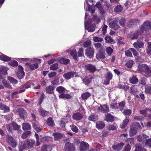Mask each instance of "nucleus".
Wrapping results in <instances>:
<instances>
[{
	"instance_id": "54",
	"label": "nucleus",
	"mask_w": 151,
	"mask_h": 151,
	"mask_svg": "<svg viewBox=\"0 0 151 151\" xmlns=\"http://www.w3.org/2000/svg\"><path fill=\"white\" fill-rule=\"evenodd\" d=\"M123 10V8L121 6L118 5L116 6L115 9L114 11L116 12H119Z\"/></svg>"
},
{
	"instance_id": "56",
	"label": "nucleus",
	"mask_w": 151,
	"mask_h": 151,
	"mask_svg": "<svg viewBox=\"0 0 151 151\" xmlns=\"http://www.w3.org/2000/svg\"><path fill=\"white\" fill-rule=\"evenodd\" d=\"M31 133V132L30 131H27L24 132L22 135V138L23 139L26 138Z\"/></svg>"
},
{
	"instance_id": "13",
	"label": "nucleus",
	"mask_w": 151,
	"mask_h": 151,
	"mask_svg": "<svg viewBox=\"0 0 151 151\" xmlns=\"http://www.w3.org/2000/svg\"><path fill=\"white\" fill-rule=\"evenodd\" d=\"M75 148L73 144L70 142L66 143L65 145V151H74Z\"/></svg>"
},
{
	"instance_id": "17",
	"label": "nucleus",
	"mask_w": 151,
	"mask_h": 151,
	"mask_svg": "<svg viewBox=\"0 0 151 151\" xmlns=\"http://www.w3.org/2000/svg\"><path fill=\"white\" fill-rule=\"evenodd\" d=\"M69 53L74 59L76 60L77 58V52L75 49H73L71 50H67L66 53Z\"/></svg>"
},
{
	"instance_id": "57",
	"label": "nucleus",
	"mask_w": 151,
	"mask_h": 151,
	"mask_svg": "<svg viewBox=\"0 0 151 151\" xmlns=\"http://www.w3.org/2000/svg\"><path fill=\"white\" fill-rule=\"evenodd\" d=\"M58 68V65L57 63L53 64L50 66V70H55L57 69Z\"/></svg>"
},
{
	"instance_id": "55",
	"label": "nucleus",
	"mask_w": 151,
	"mask_h": 151,
	"mask_svg": "<svg viewBox=\"0 0 151 151\" xmlns=\"http://www.w3.org/2000/svg\"><path fill=\"white\" fill-rule=\"evenodd\" d=\"M105 40L106 42L107 43H113L114 42V40L109 36L106 37Z\"/></svg>"
},
{
	"instance_id": "4",
	"label": "nucleus",
	"mask_w": 151,
	"mask_h": 151,
	"mask_svg": "<svg viewBox=\"0 0 151 151\" xmlns=\"http://www.w3.org/2000/svg\"><path fill=\"white\" fill-rule=\"evenodd\" d=\"M95 110L105 113L109 112V107L107 105H102L99 104H97L95 106Z\"/></svg>"
},
{
	"instance_id": "60",
	"label": "nucleus",
	"mask_w": 151,
	"mask_h": 151,
	"mask_svg": "<svg viewBox=\"0 0 151 151\" xmlns=\"http://www.w3.org/2000/svg\"><path fill=\"white\" fill-rule=\"evenodd\" d=\"M45 97V95L44 93H42L41 95L39 100L38 104L40 105L42 103L43 100Z\"/></svg>"
},
{
	"instance_id": "31",
	"label": "nucleus",
	"mask_w": 151,
	"mask_h": 151,
	"mask_svg": "<svg viewBox=\"0 0 151 151\" xmlns=\"http://www.w3.org/2000/svg\"><path fill=\"white\" fill-rule=\"evenodd\" d=\"M66 117L68 119V121H66L65 119H64L63 120H61L60 121V126L62 127H65V124L68 122L70 121V118L69 116H67Z\"/></svg>"
},
{
	"instance_id": "61",
	"label": "nucleus",
	"mask_w": 151,
	"mask_h": 151,
	"mask_svg": "<svg viewBox=\"0 0 151 151\" xmlns=\"http://www.w3.org/2000/svg\"><path fill=\"white\" fill-rule=\"evenodd\" d=\"M91 41L90 40H88L84 43L83 45L85 47H86L89 46L91 45Z\"/></svg>"
},
{
	"instance_id": "40",
	"label": "nucleus",
	"mask_w": 151,
	"mask_h": 151,
	"mask_svg": "<svg viewBox=\"0 0 151 151\" xmlns=\"http://www.w3.org/2000/svg\"><path fill=\"white\" fill-rule=\"evenodd\" d=\"M30 125L28 123H24L22 125V129L24 130H29L31 128Z\"/></svg>"
},
{
	"instance_id": "29",
	"label": "nucleus",
	"mask_w": 151,
	"mask_h": 151,
	"mask_svg": "<svg viewBox=\"0 0 151 151\" xmlns=\"http://www.w3.org/2000/svg\"><path fill=\"white\" fill-rule=\"evenodd\" d=\"M59 97L60 98L65 99H70L71 98V96L68 94H65L62 93L59 96Z\"/></svg>"
},
{
	"instance_id": "19",
	"label": "nucleus",
	"mask_w": 151,
	"mask_h": 151,
	"mask_svg": "<svg viewBox=\"0 0 151 151\" xmlns=\"http://www.w3.org/2000/svg\"><path fill=\"white\" fill-rule=\"evenodd\" d=\"M9 68L3 65H0V74L4 75L7 74V71Z\"/></svg>"
},
{
	"instance_id": "52",
	"label": "nucleus",
	"mask_w": 151,
	"mask_h": 151,
	"mask_svg": "<svg viewBox=\"0 0 151 151\" xmlns=\"http://www.w3.org/2000/svg\"><path fill=\"white\" fill-rule=\"evenodd\" d=\"M134 63V62L132 60H130L128 61L126 63V65L128 68H131Z\"/></svg>"
},
{
	"instance_id": "47",
	"label": "nucleus",
	"mask_w": 151,
	"mask_h": 151,
	"mask_svg": "<svg viewBox=\"0 0 151 151\" xmlns=\"http://www.w3.org/2000/svg\"><path fill=\"white\" fill-rule=\"evenodd\" d=\"M147 52L148 55H151V42H150L148 43Z\"/></svg>"
},
{
	"instance_id": "7",
	"label": "nucleus",
	"mask_w": 151,
	"mask_h": 151,
	"mask_svg": "<svg viewBox=\"0 0 151 151\" xmlns=\"http://www.w3.org/2000/svg\"><path fill=\"white\" fill-rule=\"evenodd\" d=\"M139 70L144 72L145 73L151 74V71L149 70L148 66L146 64H142L139 65L138 67Z\"/></svg>"
},
{
	"instance_id": "16",
	"label": "nucleus",
	"mask_w": 151,
	"mask_h": 151,
	"mask_svg": "<svg viewBox=\"0 0 151 151\" xmlns=\"http://www.w3.org/2000/svg\"><path fill=\"white\" fill-rule=\"evenodd\" d=\"M139 35L138 31H136L134 33L131 32L129 34L127 37L129 38H131L132 40L137 39Z\"/></svg>"
},
{
	"instance_id": "18",
	"label": "nucleus",
	"mask_w": 151,
	"mask_h": 151,
	"mask_svg": "<svg viewBox=\"0 0 151 151\" xmlns=\"http://www.w3.org/2000/svg\"><path fill=\"white\" fill-rule=\"evenodd\" d=\"M124 145L123 143L120 142L117 145L112 146V147L115 151H119L122 149Z\"/></svg>"
},
{
	"instance_id": "1",
	"label": "nucleus",
	"mask_w": 151,
	"mask_h": 151,
	"mask_svg": "<svg viewBox=\"0 0 151 151\" xmlns=\"http://www.w3.org/2000/svg\"><path fill=\"white\" fill-rule=\"evenodd\" d=\"M35 143V141L33 139L26 140L24 142L23 145L19 147V151H22L25 148L29 149L32 147Z\"/></svg>"
},
{
	"instance_id": "8",
	"label": "nucleus",
	"mask_w": 151,
	"mask_h": 151,
	"mask_svg": "<svg viewBox=\"0 0 151 151\" xmlns=\"http://www.w3.org/2000/svg\"><path fill=\"white\" fill-rule=\"evenodd\" d=\"M7 141L9 144L13 147H16L17 145L16 141L10 135L7 136Z\"/></svg>"
},
{
	"instance_id": "30",
	"label": "nucleus",
	"mask_w": 151,
	"mask_h": 151,
	"mask_svg": "<svg viewBox=\"0 0 151 151\" xmlns=\"http://www.w3.org/2000/svg\"><path fill=\"white\" fill-rule=\"evenodd\" d=\"M26 65L29 66L30 68L32 70H34L38 67V65L37 63L31 64L29 63H26Z\"/></svg>"
},
{
	"instance_id": "3",
	"label": "nucleus",
	"mask_w": 151,
	"mask_h": 151,
	"mask_svg": "<svg viewBox=\"0 0 151 151\" xmlns=\"http://www.w3.org/2000/svg\"><path fill=\"white\" fill-rule=\"evenodd\" d=\"M151 28V22L149 21H146L144 22L143 25L141 26L139 35H142L144 32V31L150 29Z\"/></svg>"
},
{
	"instance_id": "44",
	"label": "nucleus",
	"mask_w": 151,
	"mask_h": 151,
	"mask_svg": "<svg viewBox=\"0 0 151 151\" xmlns=\"http://www.w3.org/2000/svg\"><path fill=\"white\" fill-rule=\"evenodd\" d=\"M117 128V125L115 124L113 125H109L108 127V129L109 130H115Z\"/></svg>"
},
{
	"instance_id": "20",
	"label": "nucleus",
	"mask_w": 151,
	"mask_h": 151,
	"mask_svg": "<svg viewBox=\"0 0 151 151\" xmlns=\"http://www.w3.org/2000/svg\"><path fill=\"white\" fill-rule=\"evenodd\" d=\"M85 68L92 72H94L96 70V67L94 65L91 64H88L85 65Z\"/></svg>"
},
{
	"instance_id": "6",
	"label": "nucleus",
	"mask_w": 151,
	"mask_h": 151,
	"mask_svg": "<svg viewBox=\"0 0 151 151\" xmlns=\"http://www.w3.org/2000/svg\"><path fill=\"white\" fill-rule=\"evenodd\" d=\"M7 129L8 131H11L12 129L14 130H18L20 126L18 125L16 123L12 122L10 124L6 125Z\"/></svg>"
},
{
	"instance_id": "24",
	"label": "nucleus",
	"mask_w": 151,
	"mask_h": 151,
	"mask_svg": "<svg viewBox=\"0 0 151 151\" xmlns=\"http://www.w3.org/2000/svg\"><path fill=\"white\" fill-rule=\"evenodd\" d=\"M82 114L79 112L75 113L73 115V119L76 120H79L82 118Z\"/></svg>"
},
{
	"instance_id": "58",
	"label": "nucleus",
	"mask_w": 151,
	"mask_h": 151,
	"mask_svg": "<svg viewBox=\"0 0 151 151\" xmlns=\"http://www.w3.org/2000/svg\"><path fill=\"white\" fill-rule=\"evenodd\" d=\"M91 79L92 77H91L90 78L86 77L83 80V81L85 84L87 85L91 82Z\"/></svg>"
},
{
	"instance_id": "10",
	"label": "nucleus",
	"mask_w": 151,
	"mask_h": 151,
	"mask_svg": "<svg viewBox=\"0 0 151 151\" xmlns=\"http://www.w3.org/2000/svg\"><path fill=\"white\" fill-rule=\"evenodd\" d=\"M18 71L17 73V76L18 78L20 79L22 78L24 76V73L23 71V67L19 65L18 66Z\"/></svg>"
},
{
	"instance_id": "9",
	"label": "nucleus",
	"mask_w": 151,
	"mask_h": 151,
	"mask_svg": "<svg viewBox=\"0 0 151 151\" xmlns=\"http://www.w3.org/2000/svg\"><path fill=\"white\" fill-rule=\"evenodd\" d=\"M85 55L90 58H92L93 56L94 50L93 48L90 47L87 48L85 50Z\"/></svg>"
},
{
	"instance_id": "27",
	"label": "nucleus",
	"mask_w": 151,
	"mask_h": 151,
	"mask_svg": "<svg viewBox=\"0 0 151 151\" xmlns=\"http://www.w3.org/2000/svg\"><path fill=\"white\" fill-rule=\"evenodd\" d=\"M105 126V124L102 122L98 121L96 122V127L98 129H102Z\"/></svg>"
},
{
	"instance_id": "22",
	"label": "nucleus",
	"mask_w": 151,
	"mask_h": 151,
	"mask_svg": "<svg viewBox=\"0 0 151 151\" xmlns=\"http://www.w3.org/2000/svg\"><path fill=\"white\" fill-rule=\"evenodd\" d=\"M11 58L4 54L1 53L0 55V60L4 62H8L10 61Z\"/></svg>"
},
{
	"instance_id": "15",
	"label": "nucleus",
	"mask_w": 151,
	"mask_h": 151,
	"mask_svg": "<svg viewBox=\"0 0 151 151\" xmlns=\"http://www.w3.org/2000/svg\"><path fill=\"white\" fill-rule=\"evenodd\" d=\"M104 49H100L97 52L96 55L97 59H104L105 58L104 55Z\"/></svg>"
},
{
	"instance_id": "46",
	"label": "nucleus",
	"mask_w": 151,
	"mask_h": 151,
	"mask_svg": "<svg viewBox=\"0 0 151 151\" xmlns=\"http://www.w3.org/2000/svg\"><path fill=\"white\" fill-rule=\"evenodd\" d=\"M39 111L40 114L43 116H47L49 114L47 111H45L41 109H40Z\"/></svg>"
},
{
	"instance_id": "41",
	"label": "nucleus",
	"mask_w": 151,
	"mask_h": 151,
	"mask_svg": "<svg viewBox=\"0 0 151 151\" xmlns=\"http://www.w3.org/2000/svg\"><path fill=\"white\" fill-rule=\"evenodd\" d=\"M135 151H146V150L145 149L142 148L139 145L137 144L135 146Z\"/></svg>"
},
{
	"instance_id": "62",
	"label": "nucleus",
	"mask_w": 151,
	"mask_h": 151,
	"mask_svg": "<svg viewBox=\"0 0 151 151\" xmlns=\"http://www.w3.org/2000/svg\"><path fill=\"white\" fill-rule=\"evenodd\" d=\"M52 87L51 86H49L46 88V91L47 93L50 94L52 93Z\"/></svg>"
},
{
	"instance_id": "50",
	"label": "nucleus",
	"mask_w": 151,
	"mask_h": 151,
	"mask_svg": "<svg viewBox=\"0 0 151 151\" xmlns=\"http://www.w3.org/2000/svg\"><path fill=\"white\" fill-rule=\"evenodd\" d=\"M2 82L5 86L11 89L12 88V86L9 84V83H7L4 80H3L2 81Z\"/></svg>"
},
{
	"instance_id": "21",
	"label": "nucleus",
	"mask_w": 151,
	"mask_h": 151,
	"mask_svg": "<svg viewBox=\"0 0 151 151\" xmlns=\"http://www.w3.org/2000/svg\"><path fill=\"white\" fill-rule=\"evenodd\" d=\"M148 138L149 137L147 136L142 134V135H139L137 139L139 142H142L144 143L146 139Z\"/></svg>"
},
{
	"instance_id": "48",
	"label": "nucleus",
	"mask_w": 151,
	"mask_h": 151,
	"mask_svg": "<svg viewBox=\"0 0 151 151\" xmlns=\"http://www.w3.org/2000/svg\"><path fill=\"white\" fill-rule=\"evenodd\" d=\"M93 40L95 42H99L102 41L103 39L101 37H94L93 38Z\"/></svg>"
},
{
	"instance_id": "32",
	"label": "nucleus",
	"mask_w": 151,
	"mask_h": 151,
	"mask_svg": "<svg viewBox=\"0 0 151 151\" xmlns=\"http://www.w3.org/2000/svg\"><path fill=\"white\" fill-rule=\"evenodd\" d=\"M91 95L90 93L88 92H86L83 93L81 95V97L83 100H86Z\"/></svg>"
},
{
	"instance_id": "28",
	"label": "nucleus",
	"mask_w": 151,
	"mask_h": 151,
	"mask_svg": "<svg viewBox=\"0 0 151 151\" xmlns=\"http://www.w3.org/2000/svg\"><path fill=\"white\" fill-rule=\"evenodd\" d=\"M133 45L135 48H141L143 46L144 43L142 42L138 41L135 42Z\"/></svg>"
},
{
	"instance_id": "25",
	"label": "nucleus",
	"mask_w": 151,
	"mask_h": 151,
	"mask_svg": "<svg viewBox=\"0 0 151 151\" xmlns=\"http://www.w3.org/2000/svg\"><path fill=\"white\" fill-rule=\"evenodd\" d=\"M52 135L54 136L55 140H58L62 137L63 136L62 134L58 133H54Z\"/></svg>"
},
{
	"instance_id": "37",
	"label": "nucleus",
	"mask_w": 151,
	"mask_h": 151,
	"mask_svg": "<svg viewBox=\"0 0 151 151\" xmlns=\"http://www.w3.org/2000/svg\"><path fill=\"white\" fill-rule=\"evenodd\" d=\"M88 120L92 121H95L98 119V116L96 115H91L88 118Z\"/></svg>"
},
{
	"instance_id": "38",
	"label": "nucleus",
	"mask_w": 151,
	"mask_h": 151,
	"mask_svg": "<svg viewBox=\"0 0 151 151\" xmlns=\"http://www.w3.org/2000/svg\"><path fill=\"white\" fill-rule=\"evenodd\" d=\"M59 62L61 63L64 64H66L68 63L70 61V60L68 59H66L64 58H62L59 60Z\"/></svg>"
},
{
	"instance_id": "36",
	"label": "nucleus",
	"mask_w": 151,
	"mask_h": 151,
	"mask_svg": "<svg viewBox=\"0 0 151 151\" xmlns=\"http://www.w3.org/2000/svg\"><path fill=\"white\" fill-rule=\"evenodd\" d=\"M0 109L4 110L5 112H9L10 110L8 107L1 104H0Z\"/></svg>"
},
{
	"instance_id": "42",
	"label": "nucleus",
	"mask_w": 151,
	"mask_h": 151,
	"mask_svg": "<svg viewBox=\"0 0 151 151\" xmlns=\"http://www.w3.org/2000/svg\"><path fill=\"white\" fill-rule=\"evenodd\" d=\"M145 145L147 146H148L151 148V138L148 139L147 138L145 142Z\"/></svg>"
},
{
	"instance_id": "51",
	"label": "nucleus",
	"mask_w": 151,
	"mask_h": 151,
	"mask_svg": "<svg viewBox=\"0 0 151 151\" xmlns=\"http://www.w3.org/2000/svg\"><path fill=\"white\" fill-rule=\"evenodd\" d=\"M145 91L148 93H151V85H149L145 86Z\"/></svg>"
},
{
	"instance_id": "64",
	"label": "nucleus",
	"mask_w": 151,
	"mask_h": 151,
	"mask_svg": "<svg viewBox=\"0 0 151 151\" xmlns=\"http://www.w3.org/2000/svg\"><path fill=\"white\" fill-rule=\"evenodd\" d=\"M106 76L107 79L110 81L112 78V75L111 73L108 72L106 74Z\"/></svg>"
},
{
	"instance_id": "11",
	"label": "nucleus",
	"mask_w": 151,
	"mask_h": 151,
	"mask_svg": "<svg viewBox=\"0 0 151 151\" xmlns=\"http://www.w3.org/2000/svg\"><path fill=\"white\" fill-rule=\"evenodd\" d=\"M76 73L74 71H70L67 72L63 74V78L69 80L74 77Z\"/></svg>"
},
{
	"instance_id": "45",
	"label": "nucleus",
	"mask_w": 151,
	"mask_h": 151,
	"mask_svg": "<svg viewBox=\"0 0 151 151\" xmlns=\"http://www.w3.org/2000/svg\"><path fill=\"white\" fill-rule=\"evenodd\" d=\"M48 125L50 126H52L54 124V122L51 118H49L47 121Z\"/></svg>"
},
{
	"instance_id": "12",
	"label": "nucleus",
	"mask_w": 151,
	"mask_h": 151,
	"mask_svg": "<svg viewBox=\"0 0 151 151\" xmlns=\"http://www.w3.org/2000/svg\"><path fill=\"white\" fill-rule=\"evenodd\" d=\"M118 21L114 20L109 23L110 27L114 30H117L119 28V26L118 24Z\"/></svg>"
},
{
	"instance_id": "39",
	"label": "nucleus",
	"mask_w": 151,
	"mask_h": 151,
	"mask_svg": "<svg viewBox=\"0 0 151 151\" xmlns=\"http://www.w3.org/2000/svg\"><path fill=\"white\" fill-rule=\"evenodd\" d=\"M129 82L133 84H136L138 81V79L136 76H133L131 78L129 79Z\"/></svg>"
},
{
	"instance_id": "33",
	"label": "nucleus",
	"mask_w": 151,
	"mask_h": 151,
	"mask_svg": "<svg viewBox=\"0 0 151 151\" xmlns=\"http://www.w3.org/2000/svg\"><path fill=\"white\" fill-rule=\"evenodd\" d=\"M56 90L59 93L61 94L63 93L66 90L65 88L61 86L57 88Z\"/></svg>"
},
{
	"instance_id": "35",
	"label": "nucleus",
	"mask_w": 151,
	"mask_h": 151,
	"mask_svg": "<svg viewBox=\"0 0 151 151\" xmlns=\"http://www.w3.org/2000/svg\"><path fill=\"white\" fill-rule=\"evenodd\" d=\"M149 111L151 112V109H149L148 108H146L144 110H140L139 111V113L145 116H147V111Z\"/></svg>"
},
{
	"instance_id": "34",
	"label": "nucleus",
	"mask_w": 151,
	"mask_h": 151,
	"mask_svg": "<svg viewBox=\"0 0 151 151\" xmlns=\"http://www.w3.org/2000/svg\"><path fill=\"white\" fill-rule=\"evenodd\" d=\"M129 121V119L127 117H126L123 122L122 124L120 125V127L123 129L127 125Z\"/></svg>"
},
{
	"instance_id": "14",
	"label": "nucleus",
	"mask_w": 151,
	"mask_h": 151,
	"mask_svg": "<svg viewBox=\"0 0 151 151\" xmlns=\"http://www.w3.org/2000/svg\"><path fill=\"white\" fill-rule=\"evenodd\" d=\"M89 147V145L88 143L84 142H82L80 143V150L81 151H86Z\"/></svg>"
},
{
	"instance_id": "43",
	"label": "nucleus",
	"mask_w": 151,
	"mask_h": 151,
	"mask_svg": "<svg viewBox=\"0 0 151 151\" xmlns=\"http://www.w3.org/2000/svg\"><path fill=\"white\" fill-rule=\"evenodd\" d=\"M8 79L12 84H16L18 83V81L11 77H8Z\"/></svg>"
},
{
	"instance_id": "53",
	"label": "nucleus",
	"mask_w": 151,
	"mask_h": 151,
	"mask_svg": "<svg viewBox=\"0 0 151 151\" xmlns=\"http://www.w3.org/2000/svg\"><path fill=\"white\" fill-rule=\"evenodd\" d=\"M106 53L109 55H111L113 52V50L112 48L110 47H108L106 48Z\"/></svg>"
},
{
	"instance_id": "2",
	"label": "nucleus",
	"mask_w": 151,
	"mask_h": 151,
	"mask_svg": "<svg viewBox=\"0 0 151 151\" xmlns=\"http://www.w3.org/2000/svg\"><path fill=\"white\" fill-rule=\"evenodd\" d=\"M88 14L86 13L85 17V27L86 29L87 30L88 32H93L95 30V24H92L91 25V22L90 21H87V17L88 16Z\"/></svg>"
},
{
	"instance_id": "26",
	"label": "nucleus",
	"mask_w": 151,
	"mask_h": 151,
	"mask_svg": "<svg viewBox=\"0 0 151 151\" xmlns=\"http://www.w3.org/2000/svg\"><path fill=\"white\" fill-rule=\"evenodd\" d=\"M105 120L107 122H112L114 121V117L110 114H107L105 115Z\"/></svg>"
},
{
	"instance_id": "5",
	"label": "nucleus",
	"mask_w": 151,
	"mask_h": 151,
	"mask_svg": "<svg viewBox=\"0 0 151 151\" xmlns=\"http://www.w3.org/2000/svg\"><path fill=\"white\" fill-rule=\"evenodd\" d=\"M135 124L136 125H134V127L132 126H131L129 131V135L130 136H133L136 134L137 129H141V127L139 125V123H137Z\"/></svg>"
},
{
	"instance_id": "23",
	"label": "nucleus",
	"mask_w": 151,
	"mask_h": 151,
	"mask_svg": "<svg viewBox=\"0 0 151 151\" xmlns=\"http://www.w3.org/2000/svg\"><path fill=\"white\" fill-rule=\"evenodd\" d=\"M19 114L21 118H24L27 116V113L25 110L21 109L19 110Z\"/></svg>"
},
{
	"instance_id": "49",
	"label": "nucleus",
	"mask_w": 151,
	"mask_h": 151,
	"mask_svg": "<svg viewBox=\"0 0 151 151\" xmlns=\"http://www.w3.org/2000/svg\"><path fill=\"white\" fill-rule=\"evenodd\" d=\"M2 82L5 86L11 89L12 88V86L9 84V83H7L4 80H3L2 81Z\"/></svg>"
},
{
	"instance_id": "59",
	"label": "nucleus",
	"mask_w": 151,
	"mask_h": 151,
	"mask_svg": "<svg viewBox=\"0 0 151 151\" xmlns=\"http://www.w3.org/2000/svg\"><path fill=\"white\" fill-rule=\"evenodd\" d=\"M94 45L96 47L97 50H99L100 49H104V48L101 46V44L99 43H95Z\"/></svg>"
},
{
	"instance_id": "63",
	"label": "nucleus",
	"mask_w": 151,
	"mask_h": 151,
	"mask_svg": "<svg viewBox=\"0 0 151 151\" xmlns=\"http://www.w3.org/2000/svg\"><path fill=\"white\" fill-rule=\"evenodd\" d=\"M131 113V111L129 109L124 110L123 112L124 114L126 116H129Z\"/></svg>"
}]
</instances>
